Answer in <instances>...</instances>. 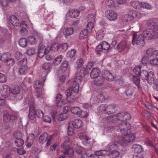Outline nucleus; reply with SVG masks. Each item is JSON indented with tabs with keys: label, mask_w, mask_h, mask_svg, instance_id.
<instances>
[{
	"label": "nucleus",
	"mask_w": 158,
	"mask_h": 158,
	"mask_svg": "<svg viewBox=\"0 0 158 158\" xmlns=\"http://www.w3.org/2000/svg\"><path fill=\"white\" fill-rule=\"evenodd\" d=\"M3 113V128L7 130L10 128V124L14 122L17 119V117L15 115H11L10 114L9 111L6 110H4Z\"/></svg>",
	"instance_id": "1"
},
{
	"label": "nucleus",
	"mask_w": 158,
	"mask_h": 158,
	"mask_svg": "<svg viewBox=\"0 0 158 158\" xmlns=\"http://www.w3.org/2000/svg\"><path fill=\"white\" fill-rule=\"evenodd\" d=\"M135 139V135L132 133L127 134L118 137L117 142L121 146H126L128 143L131 142Z\"/></svg>",
	"instance_id": "2"
},
{
	"label": "nucleus",
	"mask_w": 158,
	"mask_h": 158,
	"mask_svg": "<svg viewBox=\"0 0 158 158\" xmlns=\"http://www.w3.org/2000/svg\"><path fill=\"white\" fill-rule=\"evenodd\" d=\"M98 110L100 112L107 114H113L116 111L115 105L111 104L108 105L102 104L98 107Z\"/></svg>",
	"instance_id": "3"
},
{
	"label": "nucleus",
	"mask_w": 158,
	"mask_h": 158,
	"mask_svg": "<svg viewBox=\"0 0 158 158\" xmlns=\"http://www.w3.org/2000/svg\"><path fill=\"white\" fill-rule=\"evenodd\" d=\"M132 44L133 45L138 47L143 46L145 42L143 35L142 34L138 35L134 34L133 35Z\"/></svg>",
	"instance_id": "4"
},
{
	"label": "nucleus",
	"mask_w": 158,
	"mask_h": 158,
	"mask_svg": "<svg viewBox=\"0 0 158 158\" xmlns=\"http://www.w3.org/2000/svg\"><path fill=\"white\" fill-rule=\"evenodd\" d=\"M142 14L135 11H131L129 12L128 15H126L124 16L123 20L124 21L129 22L133 21L134 19H139L141 17Z\"/></svg>",
	"instance_id": "5"
},
{
	"label": "nucleus",
	"mask_w": 158,
	"mask_h": 158,
	"mask_svg": "<svg viewBox=\"0 0 158 158\" xmlns=\"http://www.w3.org/2000/svg\"><path fill=\"white\" fill-rule=\"evenodd\" d=\"M139 75L142 79H146L148 83L152 84L154 81V73L151 71L148 73L145 70H143L140 72Z\"/></svg>",
	"instance_id": "6"
},
{
	"label": "nucleus",
	"mask_w": 158,
	"mask_h": 158,
	"mask_svg": "<svg viewBox=\"0 0 158 158\" xmlns=\"http://www.w3.org/2000/svg\"><path fill=\"white\" fill-rule=\"evenodd\" d=\"M27 64V60L25 58L19 62L18 72L19 75H24L27 73L28 69Z\"/></svg>",
	"instance_id": "7"
},
{
	"label": "nucleus",
	"mask_w": 158,
	"mask_h": 158,
	"mask_svg": "<svg viewBox=\"0 0 158 158\" xmlns=\"http://www.w3.org/2000/svg\"><path fill=\"white\" fill-rule=\"evenodd\" d=\"M81 76H77L74 79L73 86L70 87L73 92L77 93L79 91V84L82 81Z\"/></svg>",
	"instance_id": "8"
},
{
	"label": "nucleus",
	"mask_w": 158,
	"mask_h": 158,
	"mask_svg": "<svg viewBox=\"0 0 158 158\" xmlns=\"http://www.w3.org/2000/svg\"><path fill=\"white\" fill-rule=\"evenodd\" d=\"M131 125L128 123H122L118 126V131L122 134L124 135L127 134L128 131L131 128Z\"/></svg>",
	"instance_id": "9"
},
{
	"label": "nucleus",
	"mask_w": 158,
	"mask_h": 158,
	"mask_svg": "<svg viewBox=\"0 0 158 158\" xmlns=\"http://www.w3.org/2000/svg\"><path fill=\"white\" fill-rule=\"evenodd\" d=\"M49 53V47H47L45 46L43 43H40L39 44L38 56L39 57L42 58L46 54Z\"/></svg>",
	"instance_id": "10"
},
{
	"label": "nucleus",
	"mask_w": 158,
	"mask_h": 158,
	"mask_svg": "<svg viewBox=\"0 0 158 158\" xmlns=\"http://www.w3.org/2000/svg\"><path fill=\"white\" fill-rule=\"evenodd\" d=\"M110 45L106 41H103L102 44L98 45L96 48V52L98 54L104 50H108L110 49Z\"/></svg>",
	"instance_id": "11"
},
{
	"label": "nucleus",
	"mask_w": 158,
	"mask_h": 158,
	"mask_svg": "<svg viewBox=\"0 0 158 158\" xmlns=\"http://www.w3.org/2000/svg\"><path fill=\"white\" fill-rule=\"evenodd\" d=\"M154 28L149 29L145 30L143 32L142 35L144 37H145L148 40L151 39L153 38H156L155 35Z\"/></svg>",
	"instance_id": "12"
},
{
	"label": "nucleus",
	"mask_w": 158,
	"mask_h": 158,
	"mask_svg": "<svg viewBox=\"0 0 158 158\" xmlns=\"http://www.w3.org/2000/svg\"><path fill=\"white\" fill-rule=\"evenodd\" d=\"M105 15L107 19L111 21H114L117 18V14L113 10H107L105 12Z\"/></svg>",
	"instance_id": "13"
},
{
	"label": "nucleus",
	"mask_w": 158,
	"mask_h": 158,
	"mask_svg": "<svg viewBox=\"0 0 158 158\" xmlns=\"http://www.w3.org/2000/svg\"><path fill=\"white\" fill-rule=\"evenodd\" d=\"M105 100L104 96L102 94L92 97L90 99V102L93 104H97Z\"/></svg>",
	"instance_id": "14"
},
{
	"label": "nucleus",
	"mask_w": 158,
	"mask_h": 158,
	"mask_svg": "<svg viewBox=\"0 0 158 158\" xmlns=\"http://www.w3.org/2000/svg\"><path fill=\"white\" fill-rule=\"evenodd\" d=\"M121 155V153L119 149H115L112 151L107 152V155L110 156L111 158H119Z\"/></svg>",
	"instance_id": "15"
},
{
	"label": "nucleus",
	"mask_w": 158,
	"mask_h": 158,
	"mask_svg": "<svg viewBox=\"0 0 158 158\" xmlns=\"http://www.w3.org/2000/svg\"><path fill=\"white\" fill-rule=\"evenodd\" d=\"M62 152L64 154L61 155L58 158H64L66 154H67L69 157H72L73 155V150L72 148H69L67 150L62 151Z\"/></svg>",
	"instance_id": "16"
},
{
	"label": "nucleus",
	"mask_w": 158,
	"mask_h": 158,
	"mask_svg": "<svg viewBox=\"0 0 158 158\" xmlns=\"http://www.w3.org/2000/svg\"><path fill=\"white\" fill-rule=\"evenodd\" d=\"M35 139V136L33 134H30L28 136L26 140V143L27 147L29 148L32 144Z\"/></svg>",
	"instance_id": "17"
},
{
	"label": "nucleus",
	"mask_w": 158,
	"mask_h": 158,
	"mask_svg": "<svg viewBox=\"0 0 158 158\" xmlns=\"http://www.w3.org/2000/svg\"><path fill=\"white\" fill-rule=\"evenodd\" d=\"M100 73V70L99 68H94L93 69L90 73V76L91 78L94 79L99 76V74Z\"/></svg>",
	"instance_id": "18"
},
{
	"label": "nucleus",
	"mask_w": 158,
	"mask_h": 158,
	"mask_svg": "<svg viewBox=\"0 0 158 158\" xmlns=\"http://www.w3.org/2000/svg\"><path fill=\"white\" fill-rule=\"evenodd\" d=\"M132 151L135 153L139 154L143 151V148L141 145L136 144L133 145L131 148Z\"/></svg>",
	"instance_id": "19"
},
{
	"label": "nucleus",
	"mask_w": 158,
	"mask_h": 158,
	"mask_svg": "<svg viewBox=\"0 0 158 158\" xmlns=\"http://www.w3.org/2000/svg\"><path fill=\"white\" fill-rule=\"evenodd\" d=\"M10 23L14 27H17L19 24V20L15 15H12L9 18Z\"/></svg>",
	"instance_id": "20"
},
{
	"label": "nucleus",
	"mask_w": 158,
	"mask_h": 158,
	"mask_svg": "<svg viewBox=\"0 0 158 158\" xmlns=\"http://www.w3.org/2000/svg\"><path fill=\"white\" fill-rule=\"evenodd\" d=\"M104 81V77L102 76H100L94 79V83L96 86H100L103 84Z\"/></svg>",
	"instance_id": "21"
},
{
	"label": "nucleus",
	"mask_w": 158,
	"mask_h": 158,
	"mask_svg": "<svg viewBox=\"0 0 158 158\" xmlns=\"http://www.w3.org/2000/svg\"><path fill=\"white\" fill-rule=\"evenodd\" d=\"M83 125L81 120L78 119H76L72 122V126L75 128H78L81 127Z\"/></svg>",
	"instance_id": "22"
},
{
	"label": "nucleus",
	"mask_w": 158,
	"mask_h": 158,
	"mask_svg": "<svg viewBox=\"0 0 158 158\" xmlns=\"http://www.w3.org/2000/svg\"><path fill=\"white\" fill-rule=\"evenodd\" d=\"M127 47V44L126 41L121 42L117 45V49L118 50L121 52L125 50Z\"/></svg>",
	"instance_id": "23"
},
{
	"label": "nucleus",
	"mask_w": 158,
	"mask_h": 158,
	"mask_svg": "<svg viewBox=\"0 0 158 158\" xmlns=\"http://www.w3.org/2000/svg\"><path fill=\"white\" fill-rule=\"evenodd\" d=\"M135 88L132 86L127 87L125 91V94L128 97L132 96L135 91Z\"/></svg>",
	"instance_id": "24"
},
{
	"label": "nucleus",
	"mask_w": 158,
	"mask_h": 158,
	"mask_svg": "<svg viewBox=\"0 0 158 158\" xmlns=\"http://www.w3.org/2000/svg\"><path fill=\"white\" fill-rule=\"evenodd\" d=\"M116 142L113 140L110 142L107 145V148L109 150V152L115 149H119L118 146L115 143Z\"/></svg>",
	"instance_id": "25"
},
{
	"label": "nucleus",
	"mask_w": 158,
	"mask_h": 158,
	"mask_svg": "<svg viewBox=\"0 0 158 158\" xmlns=\"http://www.w3.org/2000/svg\"><path fill=\"white\" fill-rule=\"evenodd\" d=\"M49 136L46 133H44L41 134L39 138V141L40 143L43 144L48 139Z\"/></svg>",
	"instance_id": "26"
},
{
	"label": "nucleus",
	"mask_w": 158,
	"mask_h": 158,
	"mask_svg": "<svg viewBox=\"0 0 158 158\" xmlns=\"http://www.w3.org/2000/svg\"><path fill=\"white\" fill-rule=\"evenodd\" d=\"M79 10L76 9H73L69 11V15L72 18H76L79 16Z\"/></svg>",
	"instance_id": "27"
},
{
	"label": "nucleus",
	"mask_w": 158,
	"mask_h": 158,
	"mask_svg": "<svg viewBox=\"0 0 158 158\" xmlns=\"http://www.w3.org/2000/svg\"><path fill=\"white\" fill-rule=\"evenodd\" d=\"M103 75L104 78L110 81H113L114 78L113 75L108 71H105Z\"/></svg>",
	"instance_id": "28"
},
{
	"label": "nucleus",
	"mask_w": 158,
	"mask_h": 158,
	"mask_svg": "<svg viewBox=\"0 0 158 158\" xmlns=\"http://www.w3.org/2000/svg\"><path fill=\"white\" fill-rule=\"evenodd\" d=\"M74 31L73 28L69 27H65L63 30V34L67 36L73 34Z\"/></svg>",
	"instance_id": "29"
},
{
	"label": "nucleus",
	"mask_w": 158,
	"mask_h": 158,
	"mask_svg": "<svg viewBox=\"0 0 158 158\" xmlns=\"http://www.w3.org/2000/svg\"><path fill=\"white\" fill-rule=\"evenodd\" d=\"M71 144L70 140L68 139L67 140L62 143L61 144V148L64 150H67L69 148V146Z\"/></svg>",
	"instance_id": "30"
},
{
	"label": "nucleus",
	"mask_w": 158,
	"mask_h": 158,
	"mask_svg": "<svg viewBox=\"0 0 158 158\" xmlns=\"http://www.w3.org/2000/svg\"><path fill=\"white\" fill-rule=\"evenodd\" d=\"M20 91V88L17 85L12 86L10 88V92L14 94H18Z\"/></svg>",
	"instance_id": "31"
},
{
	"label": "nucleus",
	"mask_w": 158,
	"mask_h": 158,
	"mask_svg": "<svg viewBox=\"0 0 158 158\" xmlns=\"http://www.w3.org/2000/svg\"><path fill=\"white\" fill-rule=\"evenodd\" d=\"M11 56L10 54L9 53H3L1 56L0 59L1 61L5 63L8 60Z\"/></svg>",
	"instance_id": "32"
},
{
	"label": "nucleus",
	"mask_w": 158,
	"mask_h": 158,
	"mask_svg": "<svg viewBox=\"0 0 158 158\" xmlns=\"http://www.w3.org/2000/svg\"><path fill=\"white\" fill-rule=\"evenodd\" d=\"M63 58V56L62 55L58 56L53 60L52 64L55 66H57L61 62Z\"/></svg>",
	"instance_id": "33"
},
{
	"label": "nucleus",
	"mask_w": 158,
	"mask_h": 158,
	"mask_svg": "<svg viewBox=\"0 0 158 158\" xmlns=\"http://www.w3.org/2000/svg\"><path fill=\"white\" fill-rule=\"evenodd\" d=\"M68 62L67 61L65 60L63 61L60 66V70L62 72H65L68 69Z\"/></svg>",
	"instance_id": "34"
},
{
	"label": "nucleus",
	"mask_w": 158,
	"mask_h": 158,
	"mask_svg": "<svg viewBox=\"0 0 158 158\" xmlns=\"http://www.w3.org/2000/svg\"><path fill=\"white\" fill-rule=\"evenodd\" d=\"M89 31L87 30L84 29L80 32L79 35V38L81 40L86 38L88 36Z\"/></svg>",
	"instance_id": "35"
},
{
	"label": "nucleus",
	"mask_w": 158,
	"mask_h": 158,
	"mask_svg": "<svg viewBox=\"0 0 158 158\" xmlns=\"http://www.w3.org/2000/svg\"><path fill=\"white\" fill-rule=\"evenodd\" d=\"M147 25L149 27H154L157 26V24L155 20L153 19H150L148 20L147 21Z\"/></svg>",
	"instance_id": "36"
},
{
	"label": "nucleus",
	"mask_w": 158,
	"mask_h": 158,
	"mask_svg": "<svg viewBox=\"0 0 158 158\" xmlns=\"http://www.w3.org/2000/svg\"><path fill=\"white\" fill-rule=\"evenodd\" d=\"M141 3L135 1H132L131 2V5L134 8L140 9L141 8Z\"/></svg>",
	"instance_id": "37"
},
{
	"label": "nucleus",
	"mask_w": 158,
	"mask_h": 158,
	"mask_svg": "<svg viewBox=\"0 0 158 158\" xmlns=\"http://www.w3.org/2000/svg\"><path fill=\"white\" fill-rule=\"evenodd\" d=\"M19 45L22 47H25L27 44V40L24 38H22L20 39L19 41Z\"/></svg>",
	"instance_id": "38"
},
{
	"label": "nucleus",
	"mask_w": 158,
	"mask_h": 158,
	"mask_svg": "<svg viewBox=\"0 0 158 158\" xmlns=\"http://www.w3.org/2000/svg\"><path fill=\"white\" fill-rule=\"evenodd\" d=\"M132 79L133 82L137 86L138 88H140V87L139 86L140 79L139 77L134 76Z\"/></svg>",
	"instance_id": "39"
},
{
	"label": "nucleus",
	"mask_w": 158,
	"mask_h": 158,
	"mask_svg": "<svg viewBox=\"0 0 158 158\" xmlns=\"http://www.w3.org/2000/svg\"><path fill=\"white\" fill-rule=\"evenodd\" d=\"M27 25H24L21 27V29L20 30L19 32L20 34L23 35H27L28 32V30L27 28Z\"/></svg>",
	"instance_id": "40"
},
{
	"label": "nucleus",
	"mask_w": 158,
	"mask_h": 158,
	"mask_svg": "<svg viewBox=\"0 0 158 158\" xmlns=\"http://www.w3.org/2000/svg\"><path fill=\"white\" fill-rule=\"evenodd\" d=\"M78 137L79 138L83 141H87L90 139L85 134L82 133H79L78 135Z\"/></svg>",
	"instance_id": "41"
},
{
	"label": "nucleus",
	"mask_w": 158,
	"mask_h": 158,
	"mask_svg": "<svg viewBox=\"0 0 158 158\" xmlns=\"http://www.w3.org/2000/svg\"><path fill=\"white\" fill-rule=\"evenodd\" d=\"M59 48V45L56 44H53L50 47H49V52H52V51L54 52L57 51Z\"/></svg>",
	"instance_id": "42"
},
{
	"label": "nucleus",
	"mask_w": 158,
	"mask_h": 158,
	"mask_svg": "<svg viewBox=\"0 0 158 158\" xmlns=\"http://www.w3.org/2000/svg\"><path fill=\"white\" fill-rule=\"evenodd\" d=\"M76 52V51L74 49H71L68 51L67 53V56L70 58H73Z\"/></svg>",
	"instance_id": "43"
},
{
	"label": "nucleus",
	"mask_w": 158,
	"mask_h": 158,
	"mask_svg": "<svg viewBox=\"0 0 158 158\" xmlns=\"http://www.w3.org/2000/svg\"><path fill=\"white\" fill-rule=\"evenodd\" d=\"M43 83L38 80L34 81L33 83V87L36 89H39L43 85Z\"/></svg>",
	"instance_id": "44"
},
{
	"label": "nucleus",
	"mask_w": 158,
	"mask_h": 158,
	"mask_svg": "<svg viewBox=\"0 0 158 158\" xmlns=\"http://www.w3.org/2000/svg\"><path fill=\"white\" fill-rule=\"evenodd\" d=\"M70 110L73 114L77 115L80 112L81 109L79 107L74 106L71 108Z\"/></svg>",
	"instance_id": "45"
},
{
	"label": "nucleus",
	"mask_w": 158,
	"mask_h": 158,
	"mask_svg": "<svg viewBox=\"0 0 158 158\" xmlns=\"http://www.w3.org/2000/svg\"><path fill=\"white\" fill-rule=\"evenodd\" d=\"M34 112L35 116L39 118H42L44 116V113L40 110H36Z\"/></svg>",
	"instance_id": "46"
},
{
	"label": "nucleus",
	"mask_w": 158,
	"mask_h": 158,
	"mask_svg": "<svg viewBox=\"0 0 158 158\" xmlns=\"http://www.w3.org/2000/svg\"><path fill=\"white\" fill-rule=\"evenodd\" d=\"M117 119L122 122H124V112H122L115 115Z\"/></svg>",
	"instance_id": "47"
},
{
	"label": "nucleus",
	"mask_w": 158,
	"mask_h": 158,
	"mask_svg": "<svg viewBox=\"0 0 158 158\" xmlns=\"http://www.w3.org/2000/svg\"><path fill=\"white\" fill-rule=\"evenodd\" d=\"M104 35V33L103 31L102 30L99 31L97 33L96 39L98 40L102 39Z\"/></svg>",
	"instance_id": "48"
},
{
	"label": "nucleus",
	"mask_w": 158,
	"mask_h": 158,
	"mask_svg": "<svg viewBox=\"0 0 158 158\" xmlns=\"http://www.w3.org/2000/svg\"><path fill=\"white\" fill-rule=\"evenodd\" d=\"M107 151L104 150L95 152H94V154L98 156H105L107 155Z\"/></svg>",
	"instance_id": "49"
},
{
	"label": "nucleus",
	"mask_w": 158,
	"mask_h": 158,
	"mask_svg": "<svg viewBox=\"0 0 158 158\" xmlns=\"http://www.w3.org/2000/svg\"><path fill=\"white\" fill-rule=\"evenodd\" d=\"M84 61L82 58H80L76 62V66L78 68L81 67L83 64Z\"/></svg>",
	"instance_id": "50"
},
{
	"label": "nucleus",
	"mask_w": 158,
	"mask_h": 158,
	"mask_svg": "<svg viewBox=\"0 0 158 158\" xmlns=\"http://www.w3.org/2000/svg\"><path fill=\"white\" fill-rule=\"evenodd\" d=\"M88 114L87 112L82 111L81 109L80 112L77 115L79 117L81 118H85L87 117L88 116Z\"/></svg>",
	"instance_id": "51"
},
{
	"label": "nucleus",
	"mask_w": 158,
	"mask_h": 158,
	"mask_svg": "<svg viewBox=\"0 0 158 158\" xmlns=\"http://www.w3.org/2000/svg\"><path fill=\"white\" fill-rule=\"evenodd\" d=\"M15 143L17 147H21L24 144L23 140L21 138L15 140Z\"/></svg>",
	"instance_id": "52"
},
{
	"label": "nucleus",
	"mask_w": 158,
	"mask_h": 158,
	"mask_svg": "<svg viewBox=\"0 0 158 158\" xmlns=\"http://www.w3.org/2000/svg\"><path fill=\"white\" fill-rule=\"evenodd\" d=\"M15 61L13 58L10 57L5 62L7 66H13L15 64Z\"/></svg>",
	"instance_id": "53"
},
{
	"label": "nucleus",
	"mask_w": 158,
	"mask_h": 158,
	"mask_svg": "<svg viewBox=\"0 0 158 158\" xmlns=\"http://www.w3.org/2000/svg\"><path fill=\"white\" fill-rule=\"evenodd\" d=\"M131 118L130 114L127 112H124V122L123 123H126V121L129 120Z\"/></svg>",
	"instance_id": "54"
},
{
	"label": "nucleus",
	"mask_w": 158,
	"mask_h": 158,
	"mask_svg": "<svg viewBox=\"0 0 158 158\" xmlns=\"http://www.w3.org/2000/svg\"><path fill=\"white\" fill-rule=\"evenodd\" d=\"M141 8H145L147 9H151L152 7L148 3L143 2L141 3Z\"/></svg>",
	"instance_id": "55"
},
{
	"label": "nucleus",
	"mask_w": 158,
	"mask_h": 158,
	"mask_svg": "<svg viewBox=\"0 0 158 158\" xmlns=\"http://www.w3.org/2000/svg\"><path fill=\"white\" fill-rule=\"evenodd\" d=\"M3 91L6 93V95H8L10 92V89L7 85H5L3 86Z\"/></svg>",
	"instance_id": "56"
},
{
	"label": "nucleus",
	"mask_w": 158,
	"mask_h": 158,
	"mask_svg": "<svg viewBox=\"0 0 158 158\" xmlns=\"http://www.w3.org/2000/svg\"><path fill=\"white\" fill-rule=\"evenodd\" d=\"M67 117H68L66 116V114H61L58 116L57 119L59 121H61L66 119Z\"/></svg>",
	"instance_id": "57"
},
{
	"label": "nucleus",
	"mask_w": 158,
	"mask_h": 158,
	"mask_svg": "<svg viewBox=\"0 0 158 158\" xmlns=\"http://www.w3.org/2000/svg\"><path fill=\"white\" fill-rule=\"evenodd\" d=\"M28 41L31 44H35L36 42L35 38L33 36H30L28 38Z\"/></svg>",
	"instance_id": "58"
},
{
	"label": "nucleus",
	"mask_w": 158,
	"mask_h": 158,
	"mask_svg": "<svg viewBox=\"0 0 158 158\" xmlns=\"http://www.w3.org/2000/svg\"><path fill=\"white\" fill-rule=\"evenodd\" d=\"M114 3V0H106L105 2L106 5L108 7L113 6Z\"/></svg>",
	"instance_id": "59"
},
{
	"label": "nucleus",
	"mask_w": 158,
	"mask_h": 158,
	"mask_svg": "<svg viewBox=\"0 0 158 158\" xmlns=\"http://www.w3.org/2000/svg\"><path fill=\"white\" fill-rule=\"evenodd\" d=\"M35 49L34 48H31L27 49L26 51L27 54L30 56L33 55L35 52Z\"/></svg>",
	"instance_id": "60"
},
{
	"label": "nucleus",
	"mask_w": 158,
	"mask_h": 158,
	"mask_svg": "<svg viewBox=\"0 0 158 158\" xmlns=\"http://www.w3.org/2000/svg\"><path fill=\"white\" fill-rule=\"evenodd\" d=\"M74 133V129L73 127L69 125L68 127V134L69 136H71Z\"/></svg>",
	"instance_id": "61"
},
{
	"label": "nucleus",
	"mask_w": 158,
	"mask_h": 158,
	"mask_svg": "<svg viewBox=\"0 0 158 158\" xmlns=\"http://www.w3.org/2000/svg\"><path fill=\"white\" fill-rule=\"evenodd\" d=\"M114 79L116 82L119 85H121L123 83V79L120 77H116Z\"/></svg>",
	"instance_id": "62"
},
{
	"label": "nucleus",
	"mask_w": 158,
	"mask_h": 158,
	"mask_svg": "<svg viewBox=\"0 0 158 158\" xmlns=\"http://www.w3.org/2000/svg\"><path fill=\"white\" fill-rule=\"evenodd\" d=\"M94 24L92 22H89L86 26V29L87 31H90L93 29Z\"/></svg>",
	"instance_id": "63"
},
{
	"label": "nucleus",
	"mask_w": 158,
	"mask_h": 158,
	"mask_svg": "<svg viewBox=\"0 0 158 158\" xmlns=\"http://www.w3.org/2000/svg\"><path fill=\"white\" fill-rule=\"evenodd\" d=\"M62 97V96L60 94H57L56 97V102L57 105L61 101V100Z\"/></svg>",
	"instance_id": "64"
}]
</instances>
